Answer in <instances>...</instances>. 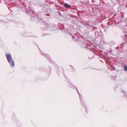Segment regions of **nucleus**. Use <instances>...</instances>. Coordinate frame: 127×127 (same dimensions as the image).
<instances>
[{
    "instance_id": "1",
    "label": "nucleus",
    "mask_w": 127,
    "mask_h": 127,
    "mask_svg": "<svg viewBox=\"0 0 127 127\" xmlns=\"http://www.w3.org/2000/svg\"><path fill=\"white\" fill-rule=\"evenodd\" d=\"M6 56L7 60L11 67H13L15 65L14 62L12 59L11 54H6Z\"/></svg>"
},
{
    "instance_id": "3",
    "label": "nucleus",
    "mask_w": 127,
    "mask_h": 127,
    "mask_svg": "<svg viewBox=\"0 0 127 127\" xmlns=\"http://www.w3.org/2000/svg\"><path fill=\"white\" fill-rule=\"evenodd\" d=\"M123 69L126 71H127V66L126 65H125Z\"/></svg>"
},
{
    "instance_id": "8",
    "label": "nucleus",
    "mask_w": 127,
    "mask_h": 127,
    "mask_svg": "<svg viewBox=\"0 0 127 127\" xmlns=\"http://www.w3.org/2000/svg\"><path fill=\"white\" fill-rule=\"evenodd\" d=\"M111 43H112L113 44H114L115 43V42L113 41H112Z\"/></svg>"
},
{
    "instance_id": "4",
    "label": "nucleus",
    "mask_w": 127,
    "mask_h": 127,
    "mask_svg": "<svg viewBox=\"0 0 127 127\" xmlns=\"http://www.w3.org/2000/svg\"><path fill=\"white\" fill-rule=\"evenodd\" d=\"M42 55L44 56L47 57V58H49V55H48L47 54H46L45 53H42Z\"/></svg>"
},
{
    "instance_id": "11",
    "label": "nucleus",
    "mask_w": 127,
    "mask_h": 127,
    "mask_svg": "<svg viewBox=\"0 0 127 127\" xmlns=\"http://www.w3.org/2000/svg\"><path fill=\"white\" fill-rule=\"evenodd\" d=\"M123 92L125 94V92H124L123 91Z\"/></svg>"
},
{
    "instance_id": "2",
    "label": "nucleus",
    "mask_w": 127,
    "mask_h": 127,
    "mask_svg": "<svg viewBox=\"0 0 127 127\" xmlns=\"http://www.w3.org/2000/svg\"><path fill=\"white\" fill-rule=\"evenodd\" d=\"M64 6L66 7V8H68L70 7L71 6L70 5L68 4L67 3L64 4Z\"/></svg>"
},
{
    "instance_id": "7",
    "label": "nucleus",
    "mask_w": 127,
    "mask_h": 127,
    "mask_svg": "<svg viewBox=\"0 0 127 127\" xmlns=\"http://www.w3.org/2000/svg\"><path fill=\"white\" fill-rule=\"evenodd\" d=\"M72 38L73 39H75V36H74V35H73L72 36Z\"/></svg>"
},
{
    "instance_id": "6",
    "label": "nucleus",
    "mask_w": 127,
    "mask_h": 127,
    "mask_svg": "<svg viewBox=\"0 0 127 127\" xmlns=\"http://www.w3.org/2000/svg\"><path fill=\"white\" fill-rule=\"evenodd\" d=\"M111 78L112 80H115L116 78L114 76H112L111 77Z\"/></svg>"
},
{
    "instance_id": "9",
    "label": "nucleus",
    "mask_w": 127,
    "mask_h": 127,
    "mask_svg": "<svg viewBox=\"0 0 127 127\" xmlns=\"http://www.w3.org/2000/svg\"><path fill=\"white\" fill-rule=\"evenodd\" d=\"M119 48H120L119 47H116V49L118 50V49Z\"/></svg>"
},
{
    "instance_id": "5",
    "label": "nucleus",
    "mask_w": 127,
    "mask_h": 127,
    "mask_svg": "<svg viewBox=\"0 0 127 127\" xmlns=\"http://www.w3.org/2000/svg\"><path fill=\"white\" fill-rule=\"evenodd\" d=\"M77 92H78V94L79 95V97H80V94H79V92H78V89H77ZM80 99V101L81 102L82 101V100L81 99Z\"/></svg>"
},
{
    "instance_id": "10",
    "label": "nucleus",
    "mask_w": 127,
    "mask_h": 127,
    "mask_svg": "<svg viewBox=\"0 0 127 127\" xmlns=\"http://www.w3.org/2000/svg\"><path fill=\"white\" fill-rule=\"evenodd\" d=\"M97 33V34H98V32H95V35H96V34Z\"/></svg>"
}]
</instances>
